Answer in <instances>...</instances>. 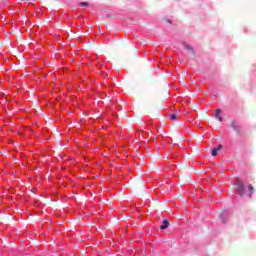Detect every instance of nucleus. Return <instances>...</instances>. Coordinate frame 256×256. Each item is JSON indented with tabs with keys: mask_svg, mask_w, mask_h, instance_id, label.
<instances>
[{
	"mask_svg": "<svg viewBox=\"0 0 256 256\" xmlns=\"http://www.w3.org/2000/svg\"><path fill=\"white\" fill-rule=\"evenodd\" d=\"M167 227H169V221L164 220L162 225L160 226V229L165 230V229H167Z\"/></svg>",
	"mask_w": 256,
	"mask_h": 256,
	"instance_id": "20e7f679",
	"label": "nucleus"
},
{
	"mask_svg": "<svg viewBox=\"0 0 256 256\" xmlns=\"http://www.w3.org/2000/svg\"><path fill=\"white\" fill-rule=\"evenodd\" d=\"M185 48L188 49V51H191V46L185 45Z\"/></svg>",
	"mask_w": 256,
	"mask_h": 256,
	"instance_id": "6e6552de",
	"label": "nucleus"
},
{
	"mask_svg": "<svg viewBox=\"0 0 256 256\" xmlns=\"http://www.w3.org/2000/svg\"><path fill=\"white\" fill-rule=\"evenodd\" d=\"M80 5H81V7H87V5H89V4L87 2H83Z\"/></svg>",
	"mask_w": 256,
	"mask_h": 256,
	"instance_id": "0eeeda50",
	"label": "nucleus"
},
{
	"mask_svg": "<svg viewBox=\"0 0 256 256\" xmlns=\"http://www.w3.org/2000/svg\"><path fill=\"white\" fill-rule=\"evenodd\" d=\"M248 191H250L249 197H251V195H253V186L252 185L248 186Z\"/></svg>",
	"mask_w": 256,
	"mask_h": 256,
	"instance_id": "423d86ee",
	"label": "nucleus"
},
{
	"mask_svg": "<svg viewBox=\"0 0 256 256\" xmlns=\"http://www.w3.org/2000/svg\"><path fill=\"white\" fill-rule=\"evenodd\" d=\"M223 149L222 145H218L216 148L212 150V157H217L219 151Z\"/></svg>",
	"mask_w": 256,
	"mask_h": 256,
	"instance_id": "f03ea898",
	"label": "nucleus"
},
{
	"mask_svg": "<svg viewBox=\"0 0 256 256\" xmlns=\"http://www.w3.org/2000/svg\"><path fill=\"white\" fill-rule=\"evenodd\" d=\"M214 117L218 119V121L223 122V117H221V109H217L214 113Z\"/></svg>",
	"mask_w": 256,
	"mask_h": 256,
	"instance_id": "7ed1b4c3",
	"label": "nucleus"
},
{
	"mask_svg": "<svg viewBox=\"0 0 256 256\" xmlns=\"http://www.w3.org/2000/svg\"><path fill=\"white\" fill-rule=\"evenodd\" d=\"M179 117H181V115L179 113L170 115L171 121H176V119H178Z\"/></svg>",
	"mask_w": 256,
	"mask_h": 256,
	"instance_id": "39448f33",
	"label": "nucleus"
},
{
	"mask_svg": "<svg viewBox=\"0 0 256 256\" xmlns=\"http://www.w3.org/2000/svg\"><path fill=\"white\" fill-rule=\"evenodd\" d=\"M236 185V193L237 195L243 196L245 195V185L243 184V180L241 179H236L235 181Z\"/></svg>",
	"mask_w": 256,
	"mask_h": 256,
	"instance_id": "f257e3e1",
	"label": "nucleus"
}]
</instances>
